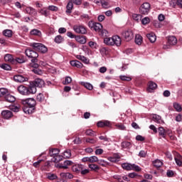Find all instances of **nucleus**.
<instances>
[{
  "instance_id": "1",
  "label": "nucleus",
  "mask_w": 182,
  "mask_h": 182,
  "mask_svg": "<svg viewBox=\"0 0 182 182\" xmlns=\"http://www.w3.org/2000/svg\"><path fill=\"white\" fill-rule=\"evenodd\" d=\"M21 103L23 105V110L24 113L31 114L33 113L35 110V106H36V100L33 98H28L26 100H21Z\"/></svg>"
},
{
  "instance_id": "2",
  "label": "nucleus",
  "mask_w": 182,
  "mask_h": 182,
  "mask_svg": "<svg viewBox=\"0 0 182 182\" xmlns=\"http://www.w3.org/2000/svg\"><path fill=\"white\" fill-rule=\"evenodd\" d=\"M17 90L20 95H23V96H29V95H35L36 93L35 87L31 88V85L28 87L20 85L18 87Z\"/></svg>"
},
{
  "instance_id": "3",
  "label": "nucleus",
  "mask_w": 182,
  "mask_h": 182,
  "mask_svg": "<svg viewBox=\"0 0 182 182\" xmlns=\"http://www.w3.org/2000/svg\"><path fill=\"white\" fill-rule=\"evenodd\" d=\"M25 53L28 58L31 59L32 63H38V58H39V54H38L36 51L28 48L26 50Z\"/></svg>"
},
{
  "instance_id": "4",
  "label": "nucleus",
  "mask_w": 182,
  "mask_h": 182,
  "mask_svg": "<svg viewBox=\"0 0 182 182\" xmlns=\"http://www.w3.org/2000/svg\"><path fill=\"white\" fill-rule=\"evenodd\" d=\"M33 50L40 52L41 53H46L48 52V47L41 43H33L31 44Z\"/></svg>"
},
{
  "instance_id": "5",
  "label": "nucleus",
  "mask_w": 182,
  "mask_h": 182,
  "mask_svg": "<svg viewBox=\"0 0 182 182\" xmlns=\"http://www.w3.org/2000/svg\"><path fill=\"white\" fill-rule=\"evenodd\" d=\"M45 86V81L41 78H36L33 81L30 82V87L36 89V93L37 92L36 87H43Z\"/></svg>"
},
{
  "instance_id": "6",
  "label": "nucleus",
  "mask_w": 182,
  "mask_h": 182,
  "mask_svg": "<svg viewBox=\"0 0 182 182\" xmlns=\"http://www.w3.org/2000/svg\"><path fill=\"white\" fill-rule=\"evenodd\" d=\"M73 29L75 33H79L80 35H86L87 33V28L82 24L74 25Z\"/></svg>"
},
{
  "instance_id": "7",
  "label": "nucleus",
  "mask_w": 182,
  "mask_h": 182,
  "mask_svg": "<svg viewBox=\"0 0 182 182\" xmlns=\"http://www.w3.org/2000/svg\"><path fill=\"white\" fill-rule=\"evenodd\" d=\"M88 26L91 31H95V32L100 33L103 29V26L100 23L90 21L88 22Z\"/></svg>"
},
{
  "instance_id": "8",
  "label": "nucleus",
  "mask_w": 182,
  "mask_h": 182,
  "mask_svg": "<svg viewBox=\"0 0 182 182\" xmlns=\"http://www.w3.org/2000/svg\"><path fill=\"white\" fill-rule=\"evenodd\" d=\"M73 4H75V5H80L82 4V1L80 0H70V1L68 3L66 6V14L69 15L72 12V9H73Z\"/></svg>"
},
{
  "instance_id": "9",
  "label": "nucleus",
  "mask_w": 182,
  "mask_h": 182,
  "mask_svg": "<svg viewBox=\"0 0 182 182\" xmlns=\"http://www.w3.org/2000/svg\"><path fill=\"white\" fill-rule=\"evenodd\" d=\"M150 8L151 6L149 3H144L139 7V13L141 14V15H149V12H150Z\"/></svg>"
},
{
  "instance_id": "10",
  "label": "nucleus",
  "mask_w": 182,
  "mask_h": 182,
  "mask_svg": "<svg viewBox=\"0 0 182 182\" xmlns=\"http://www.w3.org/2000/svg\"><path fill=\"white\" fill-rule=\"evenodd\" d=\"M122 37L124 38L126 42H130V41L134 38V36L132 30H127L122 32Z\"/></svg>"
},
{
  "instance_id": "11",
  "label": "nucleus",
  "mask_w": 182,
  "mask_h": 182,
  "mask_svg": "<svg viewBox=\"0 0 182 182\" xmlns=\"http://www.w3.org/2000/svg\"><path fill=\"white\" fill-rule=\"evenodd\" d=\"M82 168H83V165L75 164V165H73L72 166V171L75 174H80V172L82 171Z\"/></svg>"
},
{
  "instance_id": "12",
  "label": "nucleus",
  "mask_w": 182,
  "mask_h": 182,
  "mask_svg": "<svg viewBox=\"0 0 182 182\" xmlns=\"http://www.w3.org/2000/svg\"><path fill=\"white\" fill-rule=\"evenodd\" d=\"M14 81L18 83H23V82H28V77H23V75H17L14 77Z\"/></svg>"
},
{
  "instance_id": "13",
  "label": "nucleus",
  "mask_w": 182,
  "mask_h": 182,
  "mask_svg": "<svg viewBox=\"0 0 182 182\" xmlns=\"http://www.w3.org/2000/svg\"><path fill=\"white\" fill-rule=\"evenodd\" d=\"M1 116L8 120L14 117V114L9 110H4L1 112Z\"/></svg>"
},
{
  "instance_id": "14",
  "label": "nucleus",
  "mask_w": 182,
  "mask_h": 182,
  "mask_svg": "<svg viewBox=\"0 0 182 182\" xmlns=\"http://www.w3.org/2000/svg\"><path fill=\"white\" fill-rule=\"evenodd\" d=\"M167 45H170L171 46H174V45H177V38L176 36H169L168 37Z\"/></svg>"
},
{
  "instance_id": "15",
  "label": "nucleus",
  "mask_w": 182,
  "mask_h": 182,
  "mask_svg": "<svg viewBox=\"0 0 182 182\" xmlns=\"http://www.w3.org/2000/svg\"><path fill=\"white\" fill-rule=\"evenodd\" d=\"M97 127H110L112 124L109 121H100L97 124Z\"/></svg>"
},
{
  "instance_id": "16",
  "label": "nucleus",
  "mask_w": 182,
  "mask_h": 182,
  "mask_svg": "<svg viewBox=\"0 0 182 182\" xmlns=\"http://www.w3.org/2000/svg\"><path fill=\"white\" fill-rule=\"evenodd\" d=\"M68 166H73V162L72 161L66 160L64 161L63 164L59 165V168H64L66 170L68 168Z\"/></svg>"
},
{
  "instance_id": "17",
  "label": "nucleus",
  "mask_w": 182,
  "mask_h": 182,
  "mask_svg": "<svg viewBox=\"0 0 182 182\" xmlns=\"http://www.w3.org/2000/svg\"><path fill=\"white\" fill-rule=\"evenodd\" d=\"M70 63L71 66H73L74 68H77L78 69H80L83 67V64H82V63H80L77 60H71Z\"/></svg>"
},
{
  "instance_id": "18",
  "label": "nucleus",
  "mask_w": 182,
  "mask_h": 182,
  "mask_svg": "<svg viewBox=\"0 0 182 182\" xmlns=\"http://www.w3.org/2000/svg\"><path fill=\"white\" fill-rule=\"evenodd\" d=\"M39 14H41V15H43V16H46V18H48V16L50 15V11H49V9L48 8L43 7V9L39 10Z\"/></svg>"
},
{
  "instance_id": "19",
  "label": "nucleus",
  "mask_w": 182,
  "mask_h": 182,
  "mask_svg": "<svg viewBox=\"0 0 182 182\" xmlns=\"http://www.w3.org/2000/svg\"><path fill=\"white\" fill-rule=\"evenodd\" d=\"M157 89V84L154 82L150 81L148 82V92H153V90H156Z\"/></svg>"
},
{
  "instance_id": "20",
  "label": "nucleus",
  "mask_w": 182,
  "mask_h": 182,
  "mask_svg": "<svg viewBox=\"0 0 182 182\" xmlns=\"http://www.w3.org/2000/svg\"><path fill=\"white\" fill-rule=\"evenodd\" d=\"M174 159L177 166L182 167V156L180 154H176Z\"/></svg>"
},
{
  "instance_id": "21",
  "label": "nucleus",
  "mask_w": 182,
  "mask_h": 182,
  "mask_svg": "<svg viewBox=\"0 0 182 182\" xmlns=\"http://www.w3.org/2000/svg\"><path fill=\"white\" fill-rule=\"evenodd\" d=\"M146 38L149 39V41L151 43H154V42H156V34L154 33H150L146 34Z\"/></svg>"
},
{
  "instance_id": "22",
  "label": "nucleus",
  "mask_w": 182,
  "mask_h": 182,
  "mask_svg": "<svg viewBox=\"0 0 182 182\" xmlns=\"http://www.w3.org/2000/svg\"><path fill=\"white\" fill-rule=\"evenodd\" d=\"M75 41H77V42H79V43H81L82 45H85V43H86V37L84 36H77L75 37Z\"/></svg>"
},
{
  "instance_id": "23",
  "label": "nucleus",
  "mask_w": 182,
  "mask_h": 182,
  "mask_svg": "<svg viewBox=\"0 0 182 182\" xmlns=\"http://www.w3.org/2000/svg\"><path fill=\"white\" fill-rule=\"evenodd\" d=\"M59 153H60V151L58 149H50L49 151V154L50 157H53V159L56 157V156H58Z\"/></svg>"
},
{
  "instance_id": "24",
  "label": "nucleus",
  "mask_w": 182,
  "mask_h": 182,
  "mask_svg": "<svg viewBox=\"0 0 182 182\" xmlns=\"http://www.w3.org/2000/svg\"><path fill=\"white\" fill-rule=\"evenodd\" d=\"M6 102H9V103H14L16 99L14 97V95H10L9 93L4 97Z\"/></svg>"
},
{
  "instance_id": "25",
  "label": "nucleus",
  "mask_w": 182,
  "mask_h": 182,
  "mask_svg": "<svg viewBox=\"0 0 182 182\" xmlns=\"http://www.w3.org/2000/svg\"><path fill=\"white\" fill-rule=\"evenodd\" d=\"M114 45H116V46H120L122 45V38L119 36H114Z\"/></svg>"
},
{
  "instance_id": "26",
  "label": "nucleus",
  "mask_w": 182,
  "mask_h": 182,
  "mask_svg": "<svg viewBox=\"0 0 182 182\" xmlns=\"http://www.w3.org/2000/svg\"><path fill=\"white\" fill-rule=\"evenodd\" d=\"M114 43V36H112V38L107 37L104 39V43H105L106 45H110L111 46H113Z\"/></svg>"
},
{
  "instance_id": "27",
  "label": "nucleus",
  "mask_w": 182,
  "mask_h": 182,
  "mask_svg": "<svg viewBox=\"0 0 182 182\" xmlns=\"http://www.w3.org/2000/svg\"><path fill=\"white\" fill-rule=\"evenodd\" d=\"M135 43L136 45H141L143 43V37L141 35L136 34L135 36Z\"/></svg>"
},
{
  "instance_id": "28",
  "label": "nucleus",
  "mask_w": 182,
  "mask_h": 182,
  "mask_svg": "<svg viewBox=\"0 0 182 182\" xmlns=\"http://www.w3.org/2000/svg\"><path fill=\"white\" fill-rule=\"evenodd\" d=\"M152 119L154 122H156V123H159V124L163 123V120L161 119V117H160V115H157L154 114L152 116Z\"/></svg>"
},
{
  "instance_id": "29",
  "label": "nucleus",
  "mask_w": 182,
  "mask_h": 182,
  "mask_svg": "<svg viewBox=\"0 0 182 182\" xmlns=\"http://www.w3.org/2000/svg\"><path fill=\"white\" fill-rule=\"evenodd\" d=\"M31 35H33V36H42V32L38 29H33L30 32Z\"/></svg>"
},
{
  "instance_id": "30",
  "label": "nucleus",
  "mask_w": 182,
  "mask_h": 182,
  "mask_svg": "<svg viewBox=\"0 0 182 182\" xmlns=\"http://www.w3.org/2000/svg\"><path fill=\"white\" fill-rule=\"evenodd\" d=\"M133 164H129V163H124L122 164V168H124V170H127V171H130L132 169H133Z\"/></svg>"
},
{
  "instance_id": "31",
  "label": "nucleus",
  "mask_w": 182,
  "mask_h": 182,
  "mask_svg": "<svg viewBox=\"0 0 182 182\" xmlns=\"http://www.w3.org/2000/svg\"><path fill=\"white\" fill-rule=\"evenodd\" d=\"M88 167L92 170V171H99V170H100V166L95 164H89Z\"/></svg>"
},
{
  "instance_id": "32",
  "label": "nucleus",
  "mask_w": 182,
  "mask_h": 182,
  "mask_svg": "<svg viewBox=\"0 0 182 182\" xmlns=\"http://www.w3.org/2000/svg\"><path fill=\"white\" fill-rule=\"evenodd\" d=\"M63 160V156L56 155L54 158L51 159V161H53L54 163H59V161H62Z\"/></svg>"
},
{
  "instance_id": "33",
  "label": "nucleus",
  "mask_w": 182,
  "mask_h": 182,
  "mask_svg": "<svg viewBox=\"0 0 182 182\" xmlns=\"http://www.w3.org/2000/svg\"><path fill=\"white\" fill-rule=\"evenodd\" d=\"M4 60L6 62H10V63H14V57L11 54H7L4 56Z\"/></svg>"
},
{
  "instance_id": "34",
  "label": "nucleus",
  "mask_w": 182,
  "mask_h": 182,
  "mask_svg": "<svg viewBox=\"0 0 182 182\" xmlns=\"http://www.w3.org/2000/svg\"><path fill=\"white\" fill-rule=\"evenodd\" d=\"M9 92L6 88H0V97H5L8 95Z\"/></svg>"
},
{
  "instance_id": "35",
  "label": "nucleus",
  "mask_w": 182,
  "mask_h": 182,
  "mask_svg": "<svg viewBox=\"0 0 182 182\" xmlns=\"http://www.w3.org/2000/svg\"><path fill=\"white\" fill-rule=\"evenodd\" d=\"M82 86H84L85 89H87L88 90H93V85L89 82H81Z\"/></svg>"
},
{
  "instance_id": "36",
  "label": "nucleus",
  "mask_w": 182,
  "mask_h": 182,
  "mask_svg": "<svg viewBox=\"0 0 182 182\" xmlns=\"http://www.w3.org/2000/svg\"><path fill=\"white\" fill-rule=\"evenodd\" d=\"M159 136H161L163 139H166V129H164L163 127L159 128Z\"/></svg>"
},
{
  "instance_id": "37",
  "label": "nucleus",
  "mask_w": 182,
  "mask_h": 182,
  "mask_svg": "<svg viewBox=\"0 0 182 182\" xmlns=\"http://www.w3.org/2000/svg\"><path fill=\"white\" fill-rule=\"evenodd\" d=\"M153 164H154V167H156V168H159L161 167V166H163V162H161V161H160L159 159H156L153 161Z\"/></svg>"
},
{
  "instance_id": "38",
  "label": "nucleus",
  "mask_w": 182,
  "mask_h": 182,
  "mask_svg": "<svg viewBox=\"0 0 182 182\" xmlns=\"http://www.w3.org/2000/svg\"><path fill=\"white\" fill-rule=\"evenodd\" d=\"M3 35L6 38H11L12 36V31L11 30L6 29L3 31Z\"/></svg>"
},
{
  "instance_id": "39",
  "label": "nucleus",
  "mask_w": 182,
  "mask_h": 182,
  "mask_svg": "<svg viewBox=\"0 0 182 182\" xmlns=\"http://www.w3.org/2000/svg\"><path fill=\"white\" fill-rule=\"evenodd\" d=\"M9 109H10V110H11V112L18 113V112H19V110H21V107L16 106V105H13V106H10Z\"/></svg>"
},
{
  "instance_id": "40",
  "label": "nucleus",
  "mask_w": 182,
  "mask_h": 182,
  "mask_svg": "<svg viewBox=\"0 0 182 182\" xmlns=\"http://www.w3.org/2000/svg\"><path fill=\"white\" fill-rule=\"evenodd\" d=\"M85 141L86 143H90V144H95V143H97V138H87Z\"/></svg>"
},
{
  "instance_id": "41",
  "label": "nucleus",
  "mask_w": 182,
  "mask_h": 182,
  "mask_svg": "<svg viewBox=\"0 0 182 182\" xmlns=\"http://www.w3.org/2000/svg\"><path fill=\"white\" fill-rule=\"evenodd\" d=\"M122 147L123 149H130V147H132V143L129 141H123L122 142Z\"/></svg>"
},
{
  "instance_id": "42",
  "label": "nucleus",
  "mask_w": 182,
  "mask_h": 182,
  "mask_svg": "<svg viewBox=\"0 0 182 182\" xmlns=\"http://www.w3.org/2000/svg\"><path fill=\"white\" fill-rule=\"evenodd\" d=\"M71 156H72V154L70 152V149H67L63 153L64 159H70Z\"/></svg>"
},
{
  "instance_id": "43",
  "label": "nucleus",
  "mask_w": 182,
  "mask_h": 182,
  "mask_svg": "<svg viewBox=\"0 0 182 182\" xmlns=\"http://www.w3.org/2000/svg\"><path fill=\"white\" fill-rule=\"evenodd\" d=\"M37 102H40V103H42L43 100H45V96L42 93H39L36 97Z\"/></svg>"
},
{
  "instance_id": "44",
  "label": "nucleus",
  "mask_w": 182,
  "mask_h": 182,
  "mask_svg": "<svg viewBox=\"0 0 182 182\" xmlns=\"http://www.w3.org/2000/svg\"><path fill=\"white\" fill-rule=\"evenodd\" d=\"M86 136H91L92 137H96V133L92 129H87L85 132Z\"/></svg>"
},
{
  "instance_id": "45",
  "label": "nucleus",
  "mask_w": 182,
  "mask_h": 182,
  "mask_svg": "<svg viewBox=\"0 0 182 182\" xmlns=\"http://www.w3.org/2000/svg\"><path fill=\"white\" fill-rule=\"evenodd\" d=\"M77 59L78 60H81V62H83V63H87V58L83 55H76Z\"/></svg>"
},
{
  "instance_id": "46",
  "label": "nucleus",
  "mask_w": 182,
  "mask_h": 182,
  "mask_svg": "<svg viewBox=\"0 0 182 182\" xmlns=\"http://www.w3.org/2000/svg\"><path fill=\"white\" fill-rule=\"evenodd\" d=\"M61 177H65V178H73V175L70 173H61Z\"/></svg>"
},
{
  "instance_id": "47",
  "label": "nucleus",
  "mask_w": 182,
  "mask_h": 182,
  "mask_svg": "<svg viewBox=\"0 0 182 182\" xmlns=\"http://www.w3.org/2000/svg\"><path fill=\"white\" fill-rule=\"evenodd\" d=\"M54 41L55 43H62V42H63V37H62L60 35H58L55 38Z\"/></svg>"
},
{
  "instance_id": "48",
  "label": "nucleus",
  "mask_w": 182,
  "mask_h": 182,
  "mask_svg": "<svg viewBox=\"0 0 182 182\" xmlns=\"http://www.w3.org/2000/svg\"><path fill=\"white\" fill-rule=\"evenodd\" d=\"M26 11L30 15H35L36 14V10L35 9H33V8H31V7L27 8L26 9Z\"/></svg>"
},
{
  "instance_id": "49",
  "label": "nucleus",
  "mask_w": 182,
  "mask_h": 182,
  "mask_svg": "<svg viewBox=\"0 0 182 182\" xmlns=\"http://www.w3.org/2000/svg\"><path fill=\"white\" fill-rule=\"evenodd\" d=\"M132 19H134V21H136V22H139V21H140V19H141V15L133 14Z\"/></svg>"
},
{
  "instance_id": "50",
  "label": "nucleus",
  "mask_w": 182,
  "mask_h": 182,
  "mask_svg": "<svg viewBox=\"0 0 182 182\" xmlns=\"http://www.w3.org/2000/svg\"><path fill=\"white\" fill-rule=\"evenodd\" d=\"M173 107L176 110V112H181L182 110L181 105H180V104L177 102L173 103Z\"/></svg>"
},
{
  "instance_id": "51",
  "label": "nucleus",
  "mask_w": 182,
  "mask_h": 182,
  "mask_svg": "<svg viewBox=\"0 0 182 182\" xmlns=\"http://www.w3.org/2000/svg\"><path fill=\"white\" fill-rule=\"evenodd\" d=\"M0 67L1 68V69H4V70H11V65L6 63L1 64Z\"/></svg>"
},
{
  "instance_id": "52",
  "label": "nucleus",
  "mask_w": 182,
  "mask_h": 182,
  "mask_svg": "<svg viewBox=\"0 0 182 182\" xmlns=\"http://www.w3.org/2000/svg\"><path fill=\"white\" fill-rule=\"evenodd\" d=\"M47 178L48 180H56V178H58V176L55 173H48Z\"/></svg>"
},
{
  "instance_id": "53",
  "label": "nucleus",
  "mask_w": 182,
  "mask_h": 182,
  "mask_svg": "<svg viewBox=\"0 0 182 182\" xmlns=\"http://www.w3.org/2000/svg\"><path fill=\"white\" fill-rule=\"evenodd\" d=\"M101 55H108L109 54V49L107 48H102L100 49Z\"/></svg>"
},
{
  "instance_id": "54",
  "label": "nucleus",
  "mask_w": 182,
  "mask_h": 182,
  "mask_svg": "<svg viewBox=\"0 0 182 182\" xmlns=\"http://www.w3.org/2000/svg\"><path fill=\"white\" fill-rule=\"evenodd\" d=\"M120 79H121V80H124V82H130V80H132L131 77H127L125 75H121Z\"/></svg>"
},
{
  "instance_id": "55",
  "label": "nucleus",
  "mask_w": 182,
  "mask_h": 182,
  "mask_svg": "<svg viewBox=\"0 0 182 182\" xmlns=\"http://www.w3.org/2000/svg\"><path fill=\"white\" fill-rule=\"evenodd\" d=\"M142 25H147L150 23V18L149 17H145L141 20Z\"/></svg>"
},
{
  "instance_id": "56",
  "label": "nucleus",
  "mask_w": 182,
  "mask_h": 182,
  "mask_svg": "<svg viewBox=\"0 0 182 182\" xmlns=\"http://www.w3.org/2000/svg\"><path fill=\"white\" fill-rule=\"evenodd\" d=\"M99 159L96 156H92L90 157V163H96L97 162Z\"/></svg>"
},
{
  "instance_id": "57",
  "label": "nucleus",
  "mask_w": 182,
  "mask_h": 182,
  "mask_svg": "<svg viewBox=\"0 0 182 182\" xmlns=\"http://www.w3.org/2000/svg\"><path fill=\"white\" fill-rule=\"evenodd\" d=\"M49 11V12H50V11H53L54 12H57L58 11V7L56 6H49L48 8H47Z\"/></svg>"
},
{
  "instance_id": "58",
  "label": "nucleus",
  "mask_w": 182,
  "mask_h": 182,
  "mask_svg": "<svg viewBox=\"0 0 182 182\" xmlns=\"http://www.w3.org/2000/svg\"><path fill=\"white\" fill-rule=\"evenodd\" d=\"M89 169H85V166H83V168L81 170V172H80L82 176H86V174H89Z\"/></svg>"
},
{
  "instance_id": "59",
  "label": "nucleus",
  "mask_w": 182,
  "mask_h": 182,
  "mask_svg": "<svg viewBox=\"0 0 182 182\" xmlns=\"http://www.w3.org/2000/svg\"><path fill=\"white\" fill-rule=\"evenodd\" d=\"M100 164V166H102V167H105L107 165V162L105 161V160H99L97 161Z\"/></svg>"
},
{
  "instance_id": "60",
  "label": "nucleus",
  "mask_w": 182,
  "mask_h": 182,
  "mask_svg": "<svg viewBox=\"0 0 182 182\" xmlns=\"http://www.w3.org/2000/svg\"><path fill=\"white\" fill-rule=\"evenodd\" d=\"M43 161V160L41 159L38 160L37 162H35L33 164V167H35L36 168H39V166H41V162Z\"/></svg>"
},
{
  "instance_id": "61",
  "label": "nucleus",
  "mask_w": 182,
  "mask_h": 182,
  "mask_svg": "<svg viewBox=\"0 0 182 182\" xmlns=\"http://www.w3.org/2000/svg\"><path fill=\"white\" fill-rule=\"evenodd\" d=\"M72 83V78L70 77H66L64 81V85H69Z\"/></svg>"
},
{
  "instance_id": "62",
  "label": "nucleus",
  "mask_w": 182,
  "mask_h": 182,
  "mask_svg": "<svg viewBox=\"0 0 182 182\" xmlns=\"http://www.w3.org/2000/svg\"><path fill=\"white\" fill-rule=\"evenodd\" d=\"M134 170V171H141V168L139 167V166L136 164H132V169Z\"/></svg>"
},
{
  "instance_id": "63",
  "label": "nucleus",
  "mask_w": 182,
  "mask_h": 182,
  "mask_svg": "<svg viewBox=\"0 0 182 182\" xmlns=\"http://www.w3.org/2000/svg\"><path fill=\"white\" fill-rule=\"evenodd\" d=\"M166 176L167 177H173V176H174V171L171 170H168L166 172Z\"/></svg>"
},
{
  "instance_id": "64",
  "label": "nucleus",
  "mask_w": 182,
  "mask_h": 182,
  "mask_svg": "<svg viewBox=\"0 0 182 182\" xmlns=\"http://www.w3.org/2000/svg\"><path fill=\"white\" fill-rule=\"evenodd\" d=\"M117 129H119V130H125L126 129V127H124V125H123L122 124H118L116 125Z\"/></svg>"
}]
</instances>
